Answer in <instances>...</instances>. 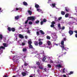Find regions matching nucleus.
Returning <instances> with one entry per match:
<instances>
[{
  "label": "nucleus",
  "mask_w": 77,
  "mask_h": 77,
  "mask_svg": "<svg viewBox=\"0 0 77 77\" xmlns=\"http://www.w3.org/2000/svg\"><path fill=\"white\" fill-rule=\"evenodd\" d=\"M47 21V20L46 19H44L43 20V22H46Z\"/></svg>",
  "instance_id": "52"
},
{
  "label": "nucleus",
  "mask_w": 77,
  "mask_h": 77,
  "mask_svg": "<svg viewBox=\"0 0 77 77\" xmlns=\"http://www.w3.org/2000/svg\"><path fill=\"white\" fill-rule=\"evenodd\" d=\"M39 23V21L37 20L35 22V23L36 24H38V23Z\"/></svg>",
  "instance_id": "43"
},
{
  "label": "nucleus",
  "mask_w": 77,
  "mask_h": 77,
  "mask_svg": "<svg viewBox=\"0 0 77 77\" xmlns=\"http://www.w3.org/2000/svg\"><path fill=\"white\" fill-rule=\"evenodd\" d=\"M29 24L31 25L32 24V22L30 21L29 23Z\"/></svg>",
  "instance_id": "47"
},
{
  "label": "nucleus",
  "mask_w": 77,
  "mask_h": 77,
  "mask_svg": "<svg viewBox=\"0 0 77 77\" xmlns=\"http://www.w3.org/2000/svg\"><path fill=\"white\" fill-rule=\"evenodd\" d=\"M28 13H29V15H32V11H28Z\"/></svg>",
  "instance_id": "37"
},
{
  "label": "nucleus",
  "mask_w": 77,
  "mask_h": 77,
  "mask_svg": "<svg viewBox=\"0 0 77 77\" xmlns=\"http://www.w3.org/2000/svg\"><path fill=\"white\" fill-rule=\"evenodd\" d=\"M69 33L70 34V36L72 35L73 34V32L71 30H70L69 32Z\"/></svg>",
  "instance_id": "17"
},
{
  "label": "nucleus",
  "mask_w": 77,
  "mask_h": 77,
  "mask_svg": "<svg viewBox=\"0 0 77 77\" xmlns=\"http://www.w3.org/2000/svg\"><path fill=\"white\" fill-rule=\"evenodd\" d=\"M66 12L68 11V10H67L66 9Z\"/></svg>",
  "instance_id": "62"
},
{
  "label": "nucleus",
  "mask_w": 77,
  "mask_h": 77,
  "mask_svg": "<svg viewBox=\"0 0 77 77\" xmlns=\"http://www.w3.org/2000/svg\"><path fill=\"white\" fill-rule=\"evenodd\" d=\"M55 45H56V46H58V45H59V44H55Z\"/></svg>",
  "instance_id": "55"
},
{
  "label": "nucleus",
  "mask_w": 77,
  "mask_h": 77,
  "mask_svg": "<svg viewBox=\"0 0 77 77\" xmlns=\"http://www.w3.org/2000/svg\"><path fill=\"white\" fill-rule=\"evenodd\" d=\"M42 40H43V39H39L38 40L39 42H38V45L39 47H44V46L42 45L43 44V42H41Z\"/></svg>",
  "instance_id": "4"
},
{
  "label": "nucleus",
  "mask_w": 77,
  "mask_h": 77,
  "mask_svg": "<svg viewBox=\"0 0 77 77\" xmlns=\"http://www.w3.org/2000/svg\"><path fill=\"white\" fill-rule=\"evenodd\" d=\"M40 71V70L39 69H38L37 70V72H39Z\"/></svg>",
  "instance_id": "59"
},
{
  "label": "nucleus",
  "mask_w": 77,
  "mask_h": 77,
  "mask_svg": "<svg viewBox=\"0 0 77 77\" xmlns=\"http://www.w3.org/2000/svg\"><path fill=\"white\" fill-rule=\"evenodd\" d=\"M61 19H62V17H60L58 18V20H60Z\"/></svg>",
  "instance_id": "48"
},
{
  "label": "nucleus",
  "mask_w": 77,
  "mask_h": 77,
  "mask_svg": "<svg viewBox=\"0 0 77 77\" xmlns=\"http://www.w3.org/2000/svg\"><path fill=\"white\" fill-rule=\"evenodd\" d=\"M2 49H3V50H5V47L2 46L0 47V50Z\"/></svg>",
  "instance_id": "23"
},
{
  "label": "nucleus",
  "mask_w": 77,
  "mask_h": 77,
  "mask_svg": "<svg viewBox=\"0 0 77 77\" xmlns=\"http://www.w3.org/2000/svg\"><path fill=\"white\" fill-rule=\"evenodd\" d=\"M43 23H44L43 21H42L41 23V25H42V24H43Z\"/></svg>",
  "instance_id": "56"
},
{
  "label": "nucleus",
  "mask_w": 77,
  "mask_h": 77,
  "mask_svg": "<svg viewBox=\"0 0 77 77\" xmlns=\"http://www.w3.org/2000/svg\"><path fill=\"white\" fill-rule=\"evenodd\" d=\"M13 77H15V76L14 75L13 76Z\"/></svg>",
  "instance_id": "64"
},
{
  "label": "nucleus",
  "mask_w": 77,
  "mask_h": 77,
  "mask_svg": "<svg viewBox=\"0 0 77 77\" xmlns=\"http://www.w3.org/2000/svg\"><path fill=\"white\" fill-rule=\"evenodd\" d=\"M34 53H35V54H36V55L35 56H36L37 58H40V57H41V56L40 55L38 54V53H37L38 51H34Z\"/></svg>",
  "instance_id": "9"
},
{
  "label": "nucleus",
  "mask_w": 77,
  "mask_h": 77,
  "mask_svg": "<svg viewBox=\"0 0 77 77\" xmlns=\"http://www.w3.org/2000/svg\"><path fill=\"white\" fill-rule=\"evenodd\" d=\"M22 74L23 76H25L26 75V72H22Z\"/></svg>",
  "instance_id": "21"
},
{
  "label": "nucleus",
  "mask_w": 77,
  "mask_h": 77,
  "mask_svg": "<svg viewBox=\"0 0 77 77\" xmlns=\"http://www.w3.org/2000/svg\"><path fill=\"white\" fill-rule=\"evenodd\" d=\"M47 39H50V36H48V35H47Z\"/></svg>",
  "instance_id": "38"
},
{
  "label": "nucleus",
  "mask_w": 77,
  "mask_h": 77,
  "mask_svg": "<svg viewBox=\"0 0 77 77\" xmlns=\"http://www.w3.org/2000/svg\"><path fill=\"white\" fill-rule=\"evenodd\" d=\"M34 44H35V45H38V43L36 41H35V42Z\"/></svg>",
  "instance_id": "29"
},
{
  "label": "nucleus",
  "mask_w": 77,
  "mask_h": 77,
  "mask_svg": "<svg viewBox=\"0 0 77 77\" xmlns=\"http://www.w3.org/2000/svg\"><path fill=\"white\" fill-rule=\"evenodd\" d=\"M11 30L12 31V32H14L15 30V28H11Z\"/></svg>",
  "instance_id": "32"
},
{
  "label": "nucleus",
  "mask_w": 77,
  "mask_h": 77,
  "mask_svg": "<svg viewBox=\"0 0 77 77\" xmlns=\"http://www.w3.org/2000/svg\"><path fill=\"white\" fill-rule=\"evenodd\" d=\"M74 32H75V33H77V31H74Z\"/></svg>",
  "instance_id": "61"
},
{
  "label": "nucleus",
  "mask_w": 77,
  "mask_h": 77,
  "mask_svg": "<svg viewBox=\"0 0 77 77\" xmlns=\"http://www.w3.org/2000/svg\"><path fill=\"white\" fill-rule=\"evenodd\" d=\"M40 32L41 33H42V35H44L45 33L44 32H43V31L40 30Z\"/></svg>",
  "instance_id": "26"
},
{
  "label": "nucleus",
  "mask_w": 77,
  "mask_h": 77,
  "mask_svg": "<svg viewBox=\"0 0 77 77\" xmlns=\"http://www.w3.org/2000/svg\"><path fill=\"white\" fill-rule=\"evenodd\" d=\"M61 29L63 30L65 29V27H64V26L63 27H62L61 28Z\"/></svg>",
  "instance_id": "54"
},
{
  "label": "nucleus",
  "mask_w": 77,
  "mask_h": 77,
  "mask_svg": "<svg viewBox=\"0 0 77 77\" xmlns=\"http://www.w3.org/2000/svg\"><path fill=\"white\" fill-rule=\"evenodd\" d=\"M19 17H20L18 16H16V17H15V19L16 20H18V19L19 18Z\"/></svg>",
  "instance_id": "30"
},
{
  "label": "nucleus",
  "mask_w": 77,
  "mask_h": 77,
  "mask_svg": "<svg viewBox=\"0 0 77 77\" xmlns=\"http://www.w3.org/2000/svg\"><path fill=\"white\" fill-rule=\"evenodd\" d=\"M43 47H45V48H49V46L47 44H43Z\"/></svg>",
  "instance_id": "15"
},
{
  "label": "nucleus",
  "mask_w": 77,
  "mask_h": 77,
  "mask_svg": "<svg viewBox=\"0 0 77 77\" xmlns=\"http://www.w3.org/2000/svg\"><path fill=\"white\" fill-rule=\"evenodd\" d=\"M23 4L25 6H27V3L26 2H23Z\"/></svg>",
  "instance_id": "27"
},
{
  "label": "nucleus",
  "mask_w": 77,
  "mask_h": 77,
  "mask_svg": "<svg viewBox=\"0 0 77 77\" xmlns=\"http://www.w3.org/2000/svg\"><path fill=\"white\" fill-rule=\"evenodd\" d=\"M20 59L19 57L15 56L13 58V60H14V62H17L18 60V59Z\"/></svg>",
  "instance_id": "5"
},
{
  "label": "nucleus",
  "mask_w": 77,
  "mask_h": 77,
  "mask_svg": "<svg viewBox=\"0 0 77 77\" xmlns=\"http://www.w3.org/2000/svg\"><path fill=\"white\" fill-rule=\"evenodd\" d=\"M39 68L40 69H43V67L41 66H39Z\"/></svg>",
  "instance_id": "34"
},
{
  "label": "nucleus",
  "mask_w": 77,
  "mask_h": 77,
  "mask_svg": "<svg viewBox=\"0 0 77 77\" xmlns=\"http://www.w3.org/2000/svg\"><path fill=\"white\" fill-rule=\"evenodd\" d=\"M47 43L48 45V46L49 47V46H50V47H49V48L50 49H51V48L52 47L51 46V42L49 41H47Z\"/></svg>",
  "instance_id": "8"
},
{
  "label": "nucleus",
  "mask_w": 77,
  "mask_h": 77,
  "mask_svg": "<svg viewBox=\"0 0 77 77\" xmlns=\"http://www.w3.org/2000/svg\"><path fill=\"white\" fill-rule=\"evenodd\" d=\"M39 35V32H37V36H38Z\"/></svg>",
  "instance_id": "49"
},
{
  "label": "nucleus",
  "mask_w": 77,
  "mask_h": 77,
  "mask_svg": "<svg viewBox=\"0 0 77 77\" xmlns=\"http://www.w3.org/2000/svg\"><path fill=\"white\" fill-rule=\"evenodd\" d=\"M36 64L38 65H39L40 64V63H39V62H37Z\"/></svg>",
  "instance_id": "51"
},
{
  "label": "nucleus",
  "mask_w": 77,
  "mask_h": 77,
  "mask_svg": "<svg viewBox=\"0 0 77 77\" xmlns=\"http://www.w3.org/2000/svg\"><path fill=\"white\" fill-rule=\"evenodd\" d=\"M56 63H58V64H59V63H60V64L56 65V68H62V63H63V61L61 60H58L57 61Z\"/></svg>",
  "instance_id": "1"
},
{
  "label": "nucleus",
  "mask_w": 77,
  "mask_h": 77,
  "mask_svg": "<svg viewBox=\"0 0 77 77\" xmlns=\"http://www.w3.org/2000/svg\"><path fill=\"white\" fill-rule=\"evenodd\" d=\"M14 35L16 36V37H17V36H18V34H14Z\"/></svg>",
  "instance_id": "53"
},
{
  "label": "nucleus",
  "mask_w": 77,
  "mask_h": 77,
  "mask_svg": "<svg viewBox=\"0 0 77 77\" xmlns=\"http://www.w3.org/2000/svg\"><path fill=\"white\" fill-rule=\"evenodd\" d=\"M29 48H33V46L31 45H29Z\"/></svg>",
  "instance_id": "40"
},
{
  "label": "nucleus",
  "mask_w": 77,
  "mask_h": 77,
  "mask_svg": "<svg viewBox=\"0 0 77 77\" xmlns=\"http://www.w3.org/2000/svg\"><path fill=\"white\" fill-rule=\"evenodd\" d=\"M40 54H43V55L44 54V51H40Z\"/></svg>",
  "instance_id": "19"
},
{
  "label": "nucleus",
  "mask_w": 77,
  "mask_h": 77,
  "mask_svg": "<svg viewBox=\"0 0 77 77\" xmlns=\"http://www.w3.org/2000/svg\"><path fill=\"white\" fill-rule=\"evenodd\" d=\"M60 46L61 47L62 50H66V51H68L69 48L66 47L65 48V45Z\"/></svg>",
  "instance_id": "7"
},
{
  "label": "nucleus",
  "mask_w": 77,
  "mask_h": 77,
  "mask_svg": "<svg viewBox=\"0 0 77 77\" xmlns=\"http://www.w3.org/2000/svg\"><path fill=\"white\" fill-rule=\"evenodd\" d=\"M2 38H3V35L1 34H0V39H2Z\"/></svg>",
  "instance_id": "41"
},
{
  "label": "nucleus",
  "mask_w": 77,
  "mask_h": 77,
  "mask_svg": "<svg viewBox=\"0 0 77 77\" xmlns=\"http://www.w3.org/2000/svg\"><path fill=\"white\" fill-rule=\"evenodd\" d=\"M61 14L62 15H64V14H65V13L64 12V11H62Z\"/></svg>",
  "instance_id": "31"
},
{
  "label": "nucleus",
  "mask_w": 77,
  "mask_h": 77,
  "mask_svg": "<svg viewBox=\"0 0 77 77\" xmlns=\"http://www.w3.org/2000/svg\"><path fill=\"white\" fill-rule=\"evenodd\" d=\"M69 14H66L65 15V17H66V18H67V17H68V16H69Z\"/></svg>",
  "instance_id": "35"
},
{
  "label": "nucleus",
  "mask_w": 77,
  "mask_h": 77,
  "mask_svg": "<svg viewBox=\"0 0 77 77\" xmlns=\"http://www.w3.org/2000/svg\"><path fill=\"white\" fill-rule=\"evenodd\" d=\"M18 36L20 38H21V39H23V38H24V36H23V35L19 34Z\"/></svg>",
  "instance_id": "12"
},
{
  "label": "nucleus",
  "mask_w": 77,
  "mask_h": 77,
  "mask_svg": "<svg viewBox=\"0 0 77 77\" xmlns=\"http://www.w3.org/2000/svg\"><path fill=\"white\" fill-rule=\"evenodd\" d=\"M56 4L55 3H54L52 4H51L50 5L51 6V7H52L53 8H55V6H56Z\"/></svg>",
  "instance_id": "13"
},
{
  "label": "nucleus",
  "mask_w": 77,
  "mask_h": 77,
  "mask_svg": "<svg viewBox=\"0 0 77 77\" xmlns=\"http://www.w3.org/2000/svg\"><path fill=\"white\" fill-rule=\"evenodd\" d=\"M25 57H23V60L24 62V66H27V65H29V63H26V61H24V59Z\"/></svg>",
  "instance_id": "11"
},
{
  "label": "nucleus",
  "mask_w": 77,
  "mask_h": 77,
  "mask_svg": "<svg viewBox=\"0 0 77 77\" xmlns=\"http://www.w3.org/2000/svg\"><path fill=\"white\" fill-rule=\"evenodd\" d=\"M58 27L60 29H61V27H60V24H58Z\"/></svg>",
  "instance_id": "36"
},
{
  "label": "nucleus",
  "mask_w": 77,
  "mask_h": 77,
  "mask_svg": "<svg viewBox=\"0 0 77 77\" xmlns=\"http://www.w3.org/2000/svg\"><path fill=\"white\" fill-rule=\"evenodd\" d=\"M29 77H33L32 76H29Z\"/></svg>",
  "instance_id": "63"
},
{
  "label": "nucleus",
  "mask_w": 77,
  "mask_h": 77,
  "mask_svg": "<svg viewBox=\"0 0 77 77\" xmlns=\"http://www.w3.org/2000/svg\"><path fill=\"white\" fill-rule=\"evenodd\" d=\"M61 45H64V41H63V40H62L61 41Z\"/></svg>",
  "instance_id": "24"
},
{
  "label": "nucleus",
  "mask_w": 77,
  "mask_h": 77,
  "mask_svg": "<svg viewBox=\"0 0 77 77\" xmlns=\"http://www.w3.org/2000/svg\"><path fill=\"white\" fill-rule=\"evenodd\" d=\"M48 62L51 63H54V62L51 60L49 59Z\"/></svg>",
  "instance_id": "20"
},
{
  "label": "nucleus",
  "mask_w": 77,
  "mask_h": 77,
  "mask_svg": "<svg viewBox=\"0 0 77 77\" xmlns=\"http://www.w3.org/2000/svg\"><path fill=\"white\" fill-rule=\"evenodd\" d=\"M75 36L76 38H77V34H75Z\"/></svg>",
  "instance_id": "60"
},
{
  "label": "nucleus",
  "mask_w": 77,
  "mask_h": 77,
  "mask_svg": "<svg viewBox=\"0 0 77 77\" xmlns=\"http://www.w3.org/2000/svg\"><path fill=\"white\" fill-rule=\"evenodd\" d=\"M55 24V22H54L53 21L51 23V24L52 25H51V27H53L54 29H56V28L54 27V24Z\"/></svg>",
  "instance_id": "10"
},
{
  "label": "nucleus",
  "mask_w": 77,
  "mask_h": 77,
  "mask_svg": "<svg viewBox=\"0 0 77 77\" xmlns=\"http://www.w3.org/2000/svg\"><path fill=\"white\" fill-rule=\"evenodd\" d=\"M73 73V72H70V73H69V75H71V74H72Z\"/></svg>",
  "instance_id": "42"
},
{
  "label": "nucleus",
  "mask_w": 77,
  "mask_h": 77,
  "mask_svg": "<svg viewBox=\"0 0 77 77\" xmlns=\"http://www.w3.org/2000/svg\"><path fill=\"white\" fill-rule=\"evenodd\" d=\"M3 12V10H2V8H0V12Z\"/></svg>",
  "instance_id": "50"
},
{
  "label": "nucleus",
  "mask_w": 77,
  "mask_h": 77,
  "mask_svg": "<svg viewBox=\"0 0 77 77\" xmlns=\"http://www.w3.org/2000/svg\"><path fill=\"white\" fill-rule=\"evenodd\" d=\"M51 35L52 38H53V40L54 41H56L57 40V36L56 35V34L55 33H53L51 34Z\"/></svg>",
  "instance_id": "2"
},
{
  "label": "nucleus",
  "mask_w": 77,
  "mask_h": 77,
  "mask_svg": "<svg viewBox=\"0 0 77 77\" xmlns=\"http://www.w3.org/2000/svg\"><path fill=\"white\" fill-rule=\"evenodd\" d=\"M26 32H27L28 33H30V31L29 30H28L27 31H26Z\"/></svg>",
  "instance_id": "45"
},
{
  "label": "nucleus",
  "mask_w": 77,
  "mask_h": 77,
  "mask_svg": "<svg viewBox=\"0 0 77 77\" xmlns=\"http://www.w3.org/2000/svg\"><path fill=\"white\" fill-rule=\"evenodd\" d=\"M26 42L25 40L23 41V42L22 43V45H25V44H26Z\"/></svg>",
  "instance_id": "18"
},
{
  "label": "nucleus",
  "mask_w": 77,
  "mask_h": 77,
  "mask_svg": "<svg viewBox=\"0 0 77 77\" xmlns=\"http://www.w3.org/2000/svg\"><path fill=\"white\" fill-rule=\"evenodd\" d=\"M3 45L5 47H7L8 46V44L5 43H3Z\"/></svg>",
  "instance_id": "16"
},
{
  "label": "nucleus",
  "mask_w": 77,
  "mask_h": 77,
  "mask_svg": "<svg viewBox=\"0 0 77 77\" xmlns=\"http://www.w3.org/2000/svg\"><path fill=\"white\" fill-rule=\"evenodd\" d=\"M8 31H11V28L10 27H8Z\"/></svg>",
  "instance_id": "39"
},
{
  "label": "nucleus",
  "mask_w": 77,
  "mask_h": 77,
  "mask_svg": "<svg viewBox=\"0 0 77 77\" xmlns=\"http://www.w3.org/2000/svg\"><path fill=\"white\" fill-rule=\"evenodd\" d=\"M3 77H8V76H7V75H5L3 76Z\"/></svg>",
  "instance_id": "58"
},
{
  "label": "nucleus",
  "mask_w": 77,
  "mask_h": 77,
  "mask_svg": "<svg viewBox=\"0 0 77 77\" xmlns=\"http://www.w3.org/2000/svg\"><path fill=\"white\" fill-rule=\"evenodd\" d=\"M35 7L36 8L37 11H38V12H41V11H42V10H41V9L39 8H39V5H38V4H35Z\"/></svg>",
  "instance_id": "6"
},
{
  "label": "nucleus",
  "mask_w": 77,
  "mask_h": 77,
  "mask_svg": "<svg viewBox=\"0 0 77 77\" xmlns=\"http://www.w3.org/2000/svg\"><path fill=\"white\" fill-rule=\"evenodd\" d=\"M47 58H48V57L46 56H45L42 59V61H43V62H44V61L46 60V59H47Z\"/></svg>",
  "instance_id": "14"
},
{
  "label": "nucleus",
  "mask_w": 77,
  "mask_h": 77,
  "mask_svg": "<svg viewBox=\"0 0 77 77\" xmlns=\"http://www.w3.org/2000/svg\"><path fill=\"white\" fill-rule=\"evenodd\" d=\"M20 9H21V8H16V10H14V11H18V10H20Z\"/></svg>",
  "instance_id": "28"
},
{
  "label": "nucleus",
  "mask_w": 77,
  "mask_h": 77,
  "mask_svg": "<svg viewBox=\"0 0 77 77\" xmlns=\"http://www.w3.org/2000/svg\"><path fill=\"white\" fill-rule=\"evenodd\" d=\"M27 38H28V37L27 36H25V39H27Z\"/></svg>",
  "instance_id": "57"
},
{
  "label": "nucleus",
  "mask_w": 77,
  "mask_h": 77,
  "mask_svg": "<svg viewBox=\"0 0 77 77\" xmlns=\"http://www.w3.org/2000/svg\"><path fill=\"white\" fill-rule=\"evenodd\" d=\"M66 38H64L62 40L64 41H66Z\"/></svg>",
  "instance_id": "46"
},
{
  "label": "nucleus",
  "mask_w": 77,
  "mask_h": 77,
  "mask_svg": "<svg viewBox=\"0 0 77 77\" xmlns=\"http://www.w3.org/2000/svg\"><path fill=\"white\" fill-rule=\"evenodd\" d=\"M61 71H62L64 73L65 72V69L64 68L63 69H62L61 70Z\"/></svg>",
  "instance_id": "25"
},
{
  "label": "nucleus",
  "mask_w": 77,
  "mask_h": 77,
  "mask_svg": "<svg viewBox=\"0 0 77 77\" xmlns=\"http://www.w3.org/2000/svg\"><path fill=\"white\" fill-rule=\"evenodd\" d=\"M28 43L29 45H31V44H32V41L31 40H28Z\"/></svg>",
  "instance_id": "22"
},
{
  "label": "nucleus",
  "mask_w": 77,
  "mask_h": 77,
  "mask_svg": "<svg viewBox=\"0 0 77 77\" xmlns=\"http://www.w3.org/2000/svg\"><path fill=\"white\" fill-rule=\"evenodd\" d=\"M27 51V49L25 48H23V51H24V52H25Z\"/></svg>",
  "instance_id": "33"
},
{
  "label": "nucleus",
  "mask_w": 77,
  "mask_h": 77,
  "mask_svg": "<svg viewBox=\"0 0 77 77\" xmlns=\"http://www.w3.org/2000/svg\"><path fill=\"white\" fill-rule=\"evenodd\" d=\"M48 66L49 68H51V65H50V64H48Z\"/></svg>",
  "instance_id": "44"
},
{
  "label": "nucleus",
  "mask_w": 77,
  "mask_h": 77,
  "mask_svg": "<svg viewBox=\"0 0 77 77\" xmlns=\"http://www.w3.org/2000/svg\"><path fill=\"white\" fill-rule=\"evenodd\" d=\"M35 17L32 16L31 17H28V20L26 21L25 24H27L28 22V20H32V21H35Z\"/></svg>",
  "instance_id": "3"
}]
</instances>
